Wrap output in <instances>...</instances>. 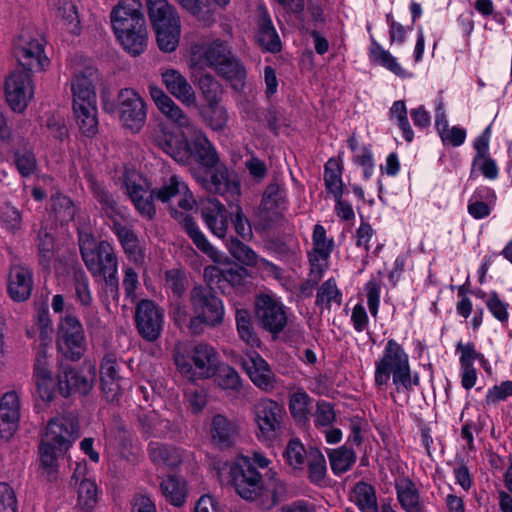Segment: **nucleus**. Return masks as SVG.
<instances>
[{"mask_svg": "<svg viewBox=\"0 0 512 512\" xmlns=\"http://www.w3.org/2000/svg\"><path fill=\"white\" fill-rule=\"evenodd\" d=\"M123 187L137 211L147 219H151L155 215L154 198L161 202H167L172 197L179 195L178 207L182 211L172 208V217L183 226L195 246L213 262L217 264L229 263V258L211 245L194 219L186 214L195 207L196 200L187 184L180 177L172 175L161 188L151 190V184L145 177L134 170H126L123 175Z\"/></svg>", "mask_w": 512, "mask_h": 512, "instance_id": "f257e3e1", "label": "nucleus"}, {"mask_svg": "<svg viewBox=\"0 0 512 512\" xmlns=\"http://www.w3.org/2000/svg\"><path fill=\"white\" fill-rule=\"evenodd\" d=\"M149 90L157 108L180 128H187L191 133V140L188 141L184 134H173L167 128H162L155 136L156 145L179 163L186 164L193 157L206 167L214 166L218 161L217 152L206 135L191 125L182 109L161 88L150 86Z\"/></svg>", "mask_w": 512, "mask_h": 512, "instance_id": "f03ea898", "label": "nucleus"}, {"mask_svg": "<svg viewBox=\"0 0 512 512\" xmlns=\"http://www.w3.org/2000/svg\"><path fill=\"white\" fill-rule=\"evenodd\" d=\"M229 474L236 493L262 510L272 509L286 494V485L282 480L271 477L265 483L247 456L236 457L229 464Z\"/></svg>", "mask_w": 512, "mask_h": 512, "instance_id": "7ed1b4c3", "label": "nucleus"}, {"mask_svg": "<svg viewBox=\"0 0 512 512\" xmlns=\"http://www.w3.org/2000/svg\"><path fill=\"white\" fill-rule=\"evenodd\" d=\"M390 379L397 393L411 392L420 385L419 373L411 369L409 354L395 339L387 340L381 355L374 363L375 387H386Z\"/></svg>", "mask_w": 512, "mask_h": 512, "instance_id": "20e7f679", "label": "nucleus"}, {"mask_svg": "<svg viewBox=\"0 0 512 512\" xmlns=\"http://www.w3.org/2000/svg\"><path fill=\"white\" fill-rule=\"evenodd\" d=\"M190 66L199 70H214L229 81L234 89L241 88L246 77V71L233 54L229 42L220 38L194 46L191 50Z\"/></svg>", "mask_w": 512, "mask_h": 512, "instance_id": "39448f33", "label": "nucleus"}, {"mask_svg": "<svg viewBox=\"0 0 512 512\" xmlns=\"http://www.w3.org/2000/svg\"><path fill=\"white\" fill-rule=\"evenodd\" d=\"M218 359L215 348L204 342L179 343L175 347L176 368L192 381L213 377L217 372Z\"/></svg>", "mask_w": 512, "mask_h": 512, "instance_id": "423d86ee", "label": "nucleus"}, {"mask_svg": "<svg viewBox=\"0 0 512 512\" xmlns=\"http://www.w3.org/2000/svg\"><path fill=\"white\" fill-rule=\"evenodd\" d=\"M79 246L84 264L92 276L102 278L107 286L117 289L118 260L112 245L107 241L97 242L91 234L81 232Z\"/></svg>", "mask_w": 512, "mask_h": 512, "instance_id": "0eeeda50", "label": "nucleus"}, {"mask_svg": "<svg viewBox=\"0 0 512 512\" xmlns=\"http://www.w3.org/2000/svg\"><path fill=\"white\" fill-rule=\"evenodd\" d=\"M146 5L159 49L166 53L175 51L182 33L176 8L168 0H146Z\"/></svg>", "mask_w": 512, "mask_h": 512, "instance_id": "6e6552de", "label": "nucleus"}, {"mask_svg": "<svg viewBox=\"0 0 512 512\" xmlns=\"http://www.w3.org/2000/svg\"><path fill=\"white\" fill-rule=\"evenodd\" d=\"M56 347L64 358L80 360L87 351V341L80 320L71 313L61 316L57 324Z\"/></svg>", "mask_w": 512, "mask_h": 512, "instance_id": "1a4fd4ad", "label": "nucleus"}, {"mask_svg": "<svg viewBox=\"0 0 512 512\" xmlns=\"http://www.w3.org/2000/svg\"><path fill=\"white\" fill-rule=\"evenodd\" d=\"M192 304L195 316L190 320L189 328L194 334H200L203 326L216 327L225 316L223 301L202 288L192 291Z\"/></svg>", "mask_w": 512, "mask_h": 512, "instance_id": "9d476101", "label": "nucleus"}, {"mask_svg": "<svg viewBox=\"0 0 512 512\" xmlns=\"http://www.w3.org/2000/svg\"><path fill=\"white\" fill-rule=\"evenodd\" d=\"M285 414L284 407L272 399L258 401L254 406L257 438L266 444L273 443L282 433Z\"/></svg>", "mask_w": 512, "mask_h": 512, "instance_id": "9b49d317", "label": "nucleus"}, {"mask_svg": "<svg viewBox=\"0 0 512 512\" xmlns=\"http://www.w3.org/2000/svg\"><path fill=\"white\" fill-rule=\"evenodd\" d=\"M116 113L123 128L138 133L147 119V106L143 97L132 88H123L117 94Z\"/></svg>", "mask_w": 512, "mask_h": 512, "instance_id": "f8f14e48", "label": "nucleus"}, {"mask_svg": "<svg viewBox=\"0 0 512 512\" xmlns=\"http://www.w3.org/2000/svg\"><path fill=\"white\" fill-rule=\"evenodd\" d=\"M4 92L11 110L23 113L35 94V85L31 74L25 70L11 72L5 79Z\"/></svg>", "mask_w": 512, "mask_h": 512, "instance_id": "ddd939ff", "label": "nucleus"}, {"mask_svg": "<svg viewBox=\"0 0 512 512\" xmlns=\"http://www.w3.org/2000/svg\"><path fill=\"white\" fill-rule=\"evenodd\" d=\"M255 315L267 331L278 334L287 324L286 308L274 294H260L255 300Z\"/></svg>", "mask_w": 512, "mask_h": 512, "instance_id": "4468645a", "label": "nucleus"}, {"mask_svg": "<svg viewBox=\"0 0 512 512\" xmlns=\"http://www.w3.org/2000/svg\"><path fill=\"white\" fill-rule=\"evenodd\" d=\"M197 180L211 193L221 195L229 207L239 202L241 196V182L237 173L226 166L217 167L209 180Z\"/></svg>", "mask_w": 512, "mask_h": 512, "instance_id": "2eb2a0df", "label": "nucleus"}, {"mask_svg": "<svg viewBox=\"0 0 512 512\" xmlns=\"http://www.w3.org/2000/svg\"><path fill=\"white\" fill-rule=\"evenodd\" d=\"M336 242L332 235L328 234L326 228L317 223L312 231V248L308 252V258L313 272L322 274L330 264V257Z\"/></svg>", "mask_w": 512, "mask_h": 512, "instance_id": "dca6fc26", "label": "nucleus"}, {"mask_svg": "<svg viewBox=\"0 0 512 512\" xmlns=\"http://www.w3.org/2000/svg\"><path fill=\"white\" fill-rule=\"evenodd\" d=\"M135 321L140 335L147 341H155L163 329L164 310L151 300H142L136 307Z\"/></svg>", "mask_w": 512, "mask_h": 512, "instance_id": "f3484780", "label": "nucleus"}, {"mask_svg": "<svg viewBox=\"0 0 512 512\" xmlns=\"http://www.w3.org/2000/svg\"><path fill=\"white\" fill-rule=\"evenodd\" d=\"M78 426L71 417H55L46 427L42 441L50 444L58 451H68L78 438Z\"/></svg>", "mask_w": 512, "mask_h": 512, "instance_id": "a211bd4d", "label": "nucleus"}, {"mask_svg": "<svg viewBox=\"0 0 512 512\" xmlns=\"http://www.w3.org/2000/svg\"><path fill=\"white\" fill-rule=\"evenodd\" d=\"M96 78V70L91 66L75 68L71 78L72 107L97 103L94 84Z\"/></svg>", "mask_w": 512, "mask_h": 512, "instance_id": "6ab92c4d", "label": "nucleus"}, {"mask_svg": "<svg viewBox=\"0 0 512 512\" xmlns=\"http://www.w3.org/2000/svg\"><path fill=\"white\" fill-rule=\"evenodd\" d=\"M243 369L250 380L259 389L272 391L275 387V376L268 363L255 351H248L241 360Z\"/></svg>", "mask_w": 512, "mask_h": 512, "instance_id": "aec40b11", "label": "nucleus"}, {"mask_svg": "<svg viewBox=\"0 0 512 512\" xmlns=\"http://www.w3.org/2000/svg\"><path fill=\"white\" fill-rule=\"evenodd\" d=\"M16 55L20 65L29 71H42L49 64L41 39L22 37L17 45Z\"/></svg>", "mask_w": 512, "mask_h": 512, "instance_id": "412c9836", "label": "nucleus"}, {"mask_svg": "<svg viewBox=\"0 0 512 512\" xmlns=\"http://www.w3.org/2000/svg\"><path fill=\"white\" fill-rule=\"evenodd\" d=\"M142 3L140 0H120L111 12V23L113 30L123 31L140 25H145V19L141 13Z\"/></svg>", "mask_w": 512, "mask_h": 512, "instance_id": "4be33fe9", "label": "nucleus"}, {"mask_svg": "<svg viewBox=\"0 0 512 512\" xmlns=\"http://www.w3.org/2000/svg\"><path fill=\"white\" fill-rule=\"evenodd\" d=\"M396 499L404 512H428L426 498L417 485L408 477H402L395 482Z\"/></svg>", "mask_w": 512, "mask_h": 512, "instance_id": "5701e85b", "label": "nucleus"}, {"mask_svg": "<svg viewBox=\"0 0 512 512\" xmlns=\"http://www.w3.org/2000/svg\"><path fill=\"white\" fill-rule=\"evenodd\" d=\"M20 419V403L16 392L5 393L0 400V437L8 440L16 432Z\"/></svg>", "mask_w": 512, "mask_h": 512, "instance_id": "b1692460", "label": "nucleus"}, {"mask_svg": "<svg viewBox=\"0 0 512 512\" xmlns=\"http://www.w3.org/2000/svg\"><path fill=\"white\" fill-rule=\"evenodd\" d=\"M162 82L175 98L187 106L196 103V94L186 77L176 69H166L161 72Z\"/></svg>", "mask_w": 512, "mask_h": 512, "instance_id": "393cba45", "label": "nucleus"}, {"mask_svg": "<svg viewBox=\"0 0 512 512\" xmlns=\"http://www.w3.org/2000/svg\"><path fill=\"white\" fill-rule=\"evenodd\" d=\"M102 391L108 401L118 399L122 391L121 378L118 375V364L115 355L106 354L100 366Z\"/></svg>", "mask_w": 512, "mask_h": 512, "instance_id": "a878e982", "label": "nucleus"}, {"mask_svg": "<svg viewBox=\"0 0 512 512\" xmlns=\"http://www.w3.org/2000/svg\"><path fill=\"white\" fill-rule=\"evenodd\" d=\"M94 376L95 367H92L90 378L85 377L73 368L62 367L58 375L59 392L65 397L69 396L72 392L87 394L92 388Z\"/></svg>", "mask_w": 512, "mask_h": 512, "instance_id": "bb28decb", "label": "nucleus"}, {"mask_svg": "<svg viewBox=\"0 0 512 512\" xmlns=\"http://www.w3.org/2000/svg\"><path fill=\"white\" fill-rule=\"evenodd\" d=\"M497 201L496 192L488 186H478L468 200L467 211L475 220L487 218Z\"/></svg>", "mask_w": 512, "mask_h": 512, "instance_id": "cd10ccee", "label": "nucleus"}, {"mask_svg": "<svg viewBox=\"0 0 512 512\" xmlns=\"http://www.w3.org/2000/svg\"><path fill=\"white\" fill-rule=\"evenodd\" d=\"M368 56L372 63L385 68L397 77L405 79L413 76V74L403 68L398 59L378 43L373 36L370 38Z\"/></svg>", "mask_w": 512, "mask_h": 512, "instance_id": "c85d7f7f", "label": "nucleus"}, {"mask_svg": "<svg viewBox=\"0 0 512 512\" xmlns=\"http://www.w3.org/2000/svg\"><path fill=\"white\" fill-rule=\"evenodd\" d=\"M202 218L210 232L224 238L228 229V219L225 206L218 200H209L202 209Z\"/></svg>", "mask_w": 512, "mask_h": 512, "instance_id": "c756f323", "label": "nucleus"}, {"mask_svg": "<svg viewBox=\"0 0 512 512\" xmlns=\"http://www.w3.org/2000/svg\"><path fill=\"white\" fill-rule=\"evenodd\" d=\"M33 279L31 271L23 266L11 268L8 277V293L14 301H25L31 294Z\"/></svg>", "mask_w": 512, "mask_h": 512, "instance_id": "7c9ffc66", "label": "nucleus"}, {"mask_svg": "<svg viewBox=\"0 0 512 512\" xmlns=\"http://www.w3.org/2000/svg\"><path fill=\"white\" fill-rule=\"evenodd\" d=\"M209 432L214 443L221 447H229L238 436L239 426L226 416L216 414L212 417Z\"/></svg>", "mask_w": 512, "mask_h": 512, "instance_id": "2f4dec72", "label": "nucleus"}, {"mask_svg": "<svg viewBox=\"0 0 512 512\" xmlns=\"http://www.w3.org/2000/svg\"><path fill=\"white\" fill-rule=\"evenodd\" d=\"M113 31L123 49L130 55L138 56L146 50L148 40L146 24L140 25L138 28L136 26L128 29L123 28L122 32L120 30Z\"/></svg>", "mask_w": 512, "mask_h": 512, "instance_id": "473e14b6", "label": "nucleus"}, {"mask_svg": "<svg viewBox=\"0 0 512 512\" xmlns=\"http://www.w3.org/2000/svg\"><path fill=\"white\" fill-rule=\"evenodd\" d=\"M258 25L257 34L260 45L270 52H277L281 49L279 36L273 26L272 20L264 7L258 9Z\"/></svg>", "mask_w": 512, "mask_h": 512, "instance_id": "72a5a7b5", "label": "nucleus"}, {"mask_svg": "<svg viewBox=\"0 0 512 512\" xmlns=\"http://www.w3.org/2000/svg\"><path fill=\"white\" fill-rule=\"evenodd\" d=\"M160 491L168 503L175 507H181L188 497V484L182 477L168 476L162 479Z\"/></svg>", "mask_w": 512, "mask_h": 512, "instance_id": "f704fd0d", "label": "nucleus"}, {"mask_svg": "<svg viewBox=\"0 0 512 512\" xmlns=\"http://www.w3.org/2000/svg\"><path fill=\"white\" fill-rule=\"evenodd\" d=\"M112 229L128 257L136 264H141L144 254L139 247L138 239L134 232L129 227L123 226L118 222H114Z\"/></svg>", "mask_w": 512, "mask_h": 512, "instance_id": "c9c22d12", "label": "nucleus"}, {"mask_svg": "<svg viewBox=\"0 0 512 512\" xmlns=\"http://www.w3.org/2000/svg\"><path fill=\"white\" fill-rule=\"evenodd\" d=\"M148 451L151 461L159 466L176 468L182 462L181 452L172 446L151 442Z\"/></svg>", "mask_w": 512, "mask_h": 512, "instance_id": "e433bc0d", "label": "nucleus"}, {"mask_svg": "<svg viewBox=\"0 0 512 512\" xmlns=\"http://www.w3.org/2000/svg\"><path fill=\"white\" fill-rule=\"evenodd\" d=\"M73 112L83 135L92 137L98 132L97 103L74 106Z\"/></svg>", "mask_w": 512, "mask_h": 512, "instance_id": "4c0bfd02", "label": "nucleus"}, {"mask_svg": "<svg viewBox=\"0 0 512 512\" xmlns=\"http://www.w3.org/2000/svg\"><path fill=\"white\" fill-rule=\"evenodd\" d=\"M351 501L361 512H379L376 491L368 483L359 482L354 486Z\"/></svg>", "mask_w": 512, "mask_h": 512, "instance_id": "58836bf2", "label": "nucleus"}, {"mask_svg": "<svg viewBox=\"0 0 512 512\" xmlns=\"http://www.w3.org/2000/svg\"><path fill=\"white\" fill-rule=\"evenodd\" d=\"M289 411L292 417L298 421L305 423L311 410V398L301 388L297 389L289 396Z\"/></svg>", "mask_w": 512, "mask_h": 512, "instance_id": "ea45409f", "label": "nucleus"}, {"mask_svg": "<svg viewBox=\"0 0 512 512\" xmlns=\"http://www.w3.org/2000/svg\"><path fill=\"white\" fill-rule=\"evenodd\" d=\"M235 320L239 337L250 347H258L260 340L254 331L249 311L246 309H237Z\"/></svg>", "mask_w": 512, "mask_h": 512, "instance_id": "a19ab883", "label": "nucleus"}, {"mask_svg": "<svg viewBox=\"0 0 512 512\" xmlns=\"http://www.w3.org/2000/svg\"><path fill=\"white\" fill-rule=\"evenodd\" d=\"M389 119L398 126L403 138L407 142L413 141L414 132L408 119L407 107L404 101L398 100L393 102L389 110Z\"/></svg>", "mask_w": 512, "mask_h": 512, "instance_id": "79ce46f5", "label": "nucleus"}, {"mask_svg": "<svg viewBox=\"0 0 512 512\" xmlns=\"http://www.w3.org/2000/svg\"><path fill=\"white\" fill-rule=\"evenodd\" d=\"M324 181L327 191L334 198L343 196L342 171L339 163L334 159H329L324 168Z\"/></svg>", "mask_w": 512, "mask_h": 512, "instance_id": "37998d69", "label": "nucleus"}, {"mask_svg": "<svg viewBox=\"0 0 512 512\" xmlns=\"http://www.w3.org/2000/svg\"><path fill=\"white\" fill-rule=\"evenodd\" d=\"M77 505L83 512H92L98 502L95 480H84L77 485Z\"/></svg>", "mask_w": 512, "mask_h": 512, "instance_id": "c03bdc74", "label": "nucleus"}, {"mask_svg": "<svg viewBox=\"0 0 512 512\" xmlns=\"http://www.w3.org/2000/svg\"><path fill=\"white\" fill-rule=\"evenodd\" d=\"M226 247L230 254L242 264L249 267H257L262 257L258 256L254 250L242 243L236 238H231L226 242Z\"/></svg>", "mask_w": 512, "mask_h": 512, "instance_id": "a18cd8bd", "label": "nucleus"}, {"mask_svg": "<svg viewBox=\"0 0 512 512\" xmlns=\"http://www.w3.org/2000/svg\"><path fill=\"white\" fill-rule=\"evenodd\" d=\"M226 247L230 254L242 264L249 267H257L262 257L258 256L254 250L242 243L236 238H231L226 242Z\"/></svg>", "mask_w": 512, "mask_h": 512, "instance_id": "49530a36", "label": "nucleus"}, {"mask_svg": "<svg viewBox=\"0 0 512 512\" xmlns=\"http://www.w3.org/2000/svg\"><path fill=\"white\" fill-rule=\"evenodd\" d=\"M286 207V195L278 185H269L263 195L261 208L266 213L278 214Z\"/></svg>", "mask_w": 512, "mask_h": 512, "instance_id": "de8ad7c7", "label": "nucleus"}, {"mask_svg": "<svg viewBox=\"0 0 512 512\" xmlns=\"http://www.w3.org/2000/svg\"><path fill=\"white\" fill-rule=\"evenodd\" d=\"M328 456L331 469L337 475L348 471L356 460L354 451L345 446L331 450Z\"/></svg>", "mask_w": 512, "mask_h": 512, "instance_id": "09e8293b", "label": "nucleus"}, {"mask_svg": "<svg viewBox=\"0 0 512 512\" xmlns=\"http://www.w3.org/2000/svg\"><path fill=\"white\" fill-rule=\"evenodd\" d=\"M57 17L62 21L66 29L78 34L80 31V21L75 4L70 0H60L57 7Z\"/></svg>", "mask_w": 512, "mask_h": 512, "instance_id": "8fccbe9b", "label": "nucleus"}, {"mask_svg": "<svg viewBox=\"0 0 512 512\" xmlns=\"http://www.w3.org/2000/svg\"><path fill=\"white\" fill-rule=\"evenodd\" d=\"M342 294L337 288L334 279H328L319 287L316 295V304L324 308H330L333 304L340 306Z\"/></svg>", "mask_w": 512, "mask_h": 512, "instance_id": "3c124183", "label": "nucleus"}, {"mask_svg": "<svg viewBox=\"0 0 512 512\" xmlns=\"http://www.w3.org/2000/svg\"><path fill=\"white\" fill-rule=\"evenodd\" d=\"M66 451H58L56 447L41 441L39 446L40 467L47 476H54L57 472V459Z\"/></svg>", "mask_w": 512, "mask_h": 512, "instance_id": "603ef678", "label": "nucleus"}, {"mask_svg": "<svg viewBox=\"0 0 512 512\" xmlns=\"http://www.w3.org/2000/svg\"><path fill=\"white\" fill-rule=\"evenodd\" d=\"M308 455L304 445L298 439H291L283 452L286 463L295 470L303 469Z\"/></svg>", "mask_w": 512, "mask_h": 512, "instance_id": "864d4df0", "label": "nucleus"}, {"mask_svg": "<svg viewBox=\"0 0 512 512\" xmlns=\"http://www.w3.org/2000/svg\"><path fill=\"white\" fill-rule=\"evenodd\" d=\"M307 465L309 480L316 485H321L327 475V465L324 455L318 450L310 451Z\"/></svg>", "mask_w": 512, "mask_h": 512, "instance_id": "5fc2aeb1", "label": "nucleus"}, {"mask_svg": "<svg viewBox=\"0 0 512 512\" xmlns=\"http://www.w3.org/2000/svg\"><path fill=\"white\" fill-rule=\"evenodd\" d=\"M88 187L92 191L94 197L100 203L102 209L107 215H111L115 211L116 203L112 195L106 190L105 186L94 176L86 177Z\"/></svg>", "mask_w": 512, "mask_h": 512, "instance_id": "6e6d98bb", "label": "nucleus"}, {"mask_svg": "<svg viewBox=\"0 0 512 512\" xmlns=\"http://www.w3.org/2000/svg\"><path fill=\"white\" fill-rule=\"evenodd\" d=\"M382 284L380 275L378 277L371 276L363 288L369 312L374 319L377 318L379 312Z\"/></svg>", "mask_w": 512, "mask_h": 512, "instance_id": "4d7b16f0", "label": "nucleus"}, {"mask_svg": "<svg viewBox=\"0 0 512 512\" xmlns=\"http://www.w3.org/2000/svg\"><path fill=\"white\" fill-rule=\"evenodd\" d=\"M143 432L151 437H161L170 431V422L162 419L157 413L152 412L141 420Z\"/></svg>", "mask_w": 512, "mask_h": 512, "instance_id": "13d9d810", "label": "nucleus"}, {"mask_svg": "<svg viewBox=\"0 0 512 512\" xmlns=\"http://www.w3.org/2000/svg\"><path fill=\"white\" fill-rule=\"evenodd\" d=\"M218 386L223 390L239 391L241 379L237 371L228 365L217 364V372L214 375Z\"/></svg>", "mask_w": 512, "mask_h": 512, "instance_id": "bf43d9fd", "label": "nucleus"}, {"mask_svg": "<svg viewBox=\"0 0 512 512\" xmlns=\"http://www.w3.org/2000/svg\"><path fill=\"white\" fill-rule=\"evenodd\" d=\"M455 351L459 355L460 366H474V362L478 360L486 368L487 360L482 353L477 351L473 342L464 343L459 341L456 344Z\"/></svg>", "mask_w": 512, "mask_h": 512, "instance_id": "052dcab7", "label": "nucleus"}, {"mask_svg": "<svg viewBox=\"0 0 512 512\" xmlns=\"http://www.w3.org/2000/svg\"><path fill=\"white\" fill-rule=\"evenodd\" d=\"M14 164L23 177H29L37 170V160L31 149H17L14 153Z\"/></svg>", "mask_w": 512, "mask_h": 512, "instance_id": "680f3d73", "label": "nucleus"}, {"mask_svg": "<svg viewBox=\"0 0 512 512\" xmlns=\"http://www.w3.org/2000/svg\"><path fill=\"white\" fill-rule=\"evenodd\" d=\"M489 313L500 324L506 325L510 319V304L503 300L499 293L492 290V296L485 305Z\"/></svg>", "mask_w": 512, "mask_h": 512, "instance_id": "e2e57ef3", "label": "nucleus"}, {"mask_svg": "<svg viewBox=\"0 0 512 512\" xmlns=\"http://www.w3.org/2000/svg\"><path fill=\"white\" fill-rule=\"evenodd\" d=\"M51 208L61 222L71 221L76 213L72 201L60 193L51 196Z\"/></svg>", "mask_w": 512, "mask_h": 512, "instance_id": "0e129e2a", "label": "nucleus"}, {"mask_svg": "<svg viewBox=\"0 0 512 512\" xmlns=\"http://www.w3.org/2000/svg\"><path fill=\"white\" fill-rule=\"evenodd\" d=\"M230 209V218L235 232L244 240L250 239L253 235L252 227L239 202L233 204Z\"/></svg>", "mask_w": 512, "mask_h": 512, "instance_id": "69168bd1", "label": "nucleus"}, {"mask_svg": "<svg viewBox=\"0 0 512 512\" xmlns=\"http://www.w3.org/2000/svg\"><path fill=\"white\" fill-rule=\"evenodd\" d=\"M476 171H479L488 180H496L499 176V168L490 155L473 158L470 178L475 177Z\"/></svg>", "mask_w": 512, "mask_h": 512, "instance_id": "338daca9", "label": "nucleus"}, {"mask_svg": "<svg viewBox=\"0 0 512 512\" xmlns=\"http://www.w3.org/2000/svg\"><path fill=\"white\" fill-rule=\"evenodd\" d=\"M0 225L9 232L18 231L22 226V214L20 210L10 204L1 206Z\"/></svg>", "mask_w": 512, "mask_h": 512, "instance_id": "774afa93", "label": "nucleus"}]
</instances>
